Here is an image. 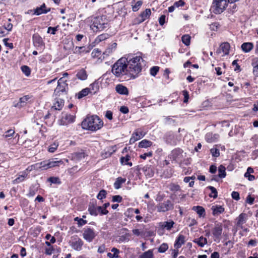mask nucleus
<instances>
[{
  "mask_svg": "<svg viewBox=\"0 0 258 258\" xmlns=\"http://www.w3.org/2000/svg\"><path fill=\"white\" fill-rule=\"evenodd\" d=\"M127 62V68L129 71L128 75L132 80L138 77L142 70L141 62L143 59L140 55H128L126 57Z\"/></svg>",
  "mask_w": 258,
  "mask_h": 258,
  "instance_id": "1",
  "label": "nucleus"
},
{
  "mask_svg": "<svg viewBox=\"0 0 258 258\" xmlns=\"http://www.w3.org/2000/svg\"><path fill=\"white\" fill-rule=\"evenodd\" d=\"M126 57L119 59L112 67V73L117 78L125 80H132L129 76Z\"/></svg>",
  "mask_w": 258,
  "mask_h": 258,
  "instance_id": "2",
  "label": "nucleus"
},
{
  "mask_svg": "<svg viewBox=\"0 0 258 258\" xmlns=\"http://www.w3.org/2000/svg\"><path fill=\"white\" fill-rule=\"evenodd\" d=\"M103 124V121L97 115H92L86 117L82 122L84 129L96 131L101 128Z\"/></svg>",
  "mask_w": 258,
  "mask_h": 258,
  "instance_id": "3",
  "label": "nucleus"
},
{
  "mask_svg": "<svg viewBox=\"0 0 258 258\" xmlns=\"http://www.w3.org/2000/svg\"><path fill=\"white\" fill-rule=\"evenodd\" d=\"M108 26V20L106 16H98L91 19L90 28L94 32L103 31Z\"/></svg>",
  "mask_w": 258,
  "mask_h": 258,
  "instance_id": "4",
  "label": "nucleus"
},
{
  "mask_svg": "<svg viewBox=\"0 0 258 258\" xmlns=\"http://www.w3.org/2000/svg\"><path fill=\"white\" fill-rule=\"evenodd\" d=\"M63 164V161L61 160H47L41 161L40 162L36 163L34 164L29 166L27 170L31 171L32 170H47L49 168L59 166L60 165Z\"/></svg>",
  "mask_w": 258,
  "mask_h": 258,
  "instance_id": "5",
  "label": "nucleus"
},
{
  "mask_svg": "<svg viewBox=\"0 0 258 258\" xmlns=\"http://www.w3.org/2000/svg\"><path fill=\"white\" fill-rule=\"evenodd\" d=\"M239 0H213L210 10L215 14L222 13L226 8L228 3L232 4Z\"/></svg>",
  "mask_w": 258,
  "mask_h": 258,
  "instance_id": "6",
  "label": "nucleus"
},
{
  "mask_svg": "<svg viewBox=\"0 0 258 258\" xmlns=\"http://www.w3.org/2000/svg\"><path fill=\"white\" fill-rule=\"evenodd\" d=\"M173 207V204L169 200L165 201L163 202L159 203L156 206L157 212L163 213L172 210Z\"/></svg>",
  "mask_w": 258,
  "mask_h": 258,
  "instance_id": "7",
  "label": "nucleus"
},
{
  "mask_svg": "<svg viewBox=\"0 0 258 258\" xmlns=\"http://www.w3.org/2000/svg\"><path fill=\"white\" fill-rule=\"evenodd\" d=\"M75 115L63 112L61 117L59 120V123L61 125H67L70 123H73L75 121Z\"/></svg>",
  "mask_w": 258,
  "mask_h": 258,
  "instance_id": "8",
  "label": "nucleus"
},
{
  "mask_svg": "<svg viewBox=\"0 0 258 258\" xmlns=\"http://www.w3.org/2000/svg\"><path fill=\"white\" fill-rule=\"evenodd\" d=\"M96 236V234L93 229L90 227L84 228L83 237L87 242H92Z\"/></svg>",
  "mask_w": 258,
  "mask_h": 258,
  "instance_id": "9",
  "label": "nucleus"
},
{
  "mask_svg": "<svg viewBox=\"0 0 258 258\" xmlns=\"http://www.w3.org/2000/svg\"><path fill=\"white\" fill-rule=\"evenodd\" d=\"M222 231V224L220 223L216 224L215 227L212 230V234L214 238V241L218 242L220 241Z\"/></svg>",
  "mask_w": 258,
  "mask_h": 258,
  "instance_id": "10",
  "label": "nucleus"
},
{
  "mask_svg": "<svg viewBox=\"0 0 258 258\" xmlns=\"http://www.w3.org/2000/svg\"><path fill=\"white\" fill-rule=\"evenodd\" d=\"M32 41L34 46L37 49H42L44 47L45 43L42 37L38 33H35L32 36Z\"/></svg>",
  "mask_w": 258,
  "mask_h": 258,
  "instance_id": "11",
  "label": "nucleus"
},
{
  "mask_svg": "<svg viewBox=\"0 0 258 258\" xmlns=\"http://www.w3.org/2000/svg\"><path fill=\"white\" fill-rule=\"evenodd\" d=\"M146 135V133L144 132L141 128L136 130L132 134L130 140V144H133L137 141L143 138Z\"/></svg>",
  "mask_w": 258,
  "mask_h": 258,
  "instance_id": "12",
  "label": "nucleus"
},
{
  "mask_svg": "<svg viewBox=\"0 0 258 258\" xmlns=\"http://www.w3.org/2000/svg\"><path fill=\"white\" fill-rule=\"evenodd\" d=\"M83 244V240L77 235L73 237L72 241L70 242L71 246L77 251H80L82 249Z\"/></svg>",
  "mask_w": 258,
  "mask_h": 258,
  "instance_id": "13",
  "label": "nucleus"
},
{
  "mask_svg": "<svg viewBox=\"0 0 258 258\" xmlns=\"http://www.w3.org/2000/svg\"><path fill=\"white\" fill-rule=\"evenodd\" d=\"M67 89H68V84H57V86L54 91V96L60 97V96L66 95L67 92Z\"/></svg>",
  "mask_w": 258,
  "mask_h": 258,
  "instance_id": "14",
  "label": "nucleus"
},
{
  "mask_svg": "<svg viewBox=\"0 0 258 258\" xmlns=\"http://www.w3.org/2000/svg\"><path fill=\"white\" fill-rule=\"evenodd\" d=\"M175 222L172 220L160 222L158 224L159 229L162 230L170 231L174 227Z\"/></svg>",
  "mask_w": 258,
  "mask_h": 258,
  "instance_id": "15",
  "label": "nucleus"
},
{
  "mask_svg": "<svg viewBox=\"0 0 258 258\" xmlns=\"http://www.w3.org/2000/svg\"><path fill=\"white\" fill-rule=\"evenodd\" d=\"M167 187L171 191L173 192L170 196V198L173 200H176L177 199V195L175 194L176 192L182 191L180 186L178 184L174 183L169 184Z\"/></svg>",
  "mask_w": 258,
  "mask_h": 258,
  "instance_id": "16",
  "label": "nucleus"
},
{
  "mask_svg": "<svg viewBox=\"0 0 258 258\" xmlns=\"http://www.w3.org/2000/svg\"><path fill=\"white\" fill-rule=\"evenodd\" d=\"M248 219V216L246 213H241L236 219V226L240 229L243 228V224Z\"/></svg>",
  "mask_w": 258,
  "mask_h": 258,
  "instance_id": "17",
  "label": "nucleus"
},
{
  "mask_svg": "<svg viewBox=\"0 0 258 258\" xmlns=\"http://www.w3.org/2000/svg\"><path fill=\"white\" fill-rule=\"evenodd\" d=\"M151 13V12L150 9H146L145 11L142 13L138 18L135 19V24H139L143 22L144 21L149 18Z\"/></svg>",
  "mask_w": 258,
  "mask_h": 258,
  "instance_id": "18",
  "label": "nucleus"
},
{
  "mask_svg": "<svg viewBox=\"0 0 258 258\" xmlns=\"http://www.w3.org/2000/svg\"><path fill=\"white\" fill-rule=\"evenodd\" d=\"M31 96L29 95L24 96L19 99L18 102L15 103L14 106L15 107L21 108L25 106L29 102Z\"/></svg>",
  "mask_w": 258,
  "mask_h": 258,
  "instance_id": "19",
  "label": "nucleus"
},
{
  "mask_svg": "<svg viewBox=\"0 0 258 258\" xmlns=\"http://www.w3.org/2000/svg\"><path fill=\"white\" fill-rule=\"evenodd\" d=\"M64 106V100L62 98L55 96L53 105L52 109L54 110H60Z\"/></svg>",
  "mask_w": 258,
  "mask_h": 258,
  "instance_id": "20",
  "label": "nucleus"
},
{
  "mask_svg": "<svg viewBox=\"0 0 258 258\" xmlns=\"http://www.w3.org/2000/svg\"><path fill=\"white\" fill-rule=\"evenodd\" d=\"M230 49V45L227 42L222 43L219 48L217 50V53H223L224 55H227L229 54Z\"/></svg>",
  "mask_w": 258,
  "mask_h": 258,
  "instance_id": "21",
  "label": "nucleus"
},
{
  "mask_svg": "<svg viewBox=\"0 0 258 258\" xmlns=\"http://www.w3.org/2000/svg\"><path fill=\"white\" fill-rule=\"evenodd\" d=\"M166 142L171 145H176L177 144V136L173 133H169L166 136Z\"/></svg>",
  "mask_w": 258,
  "mask_h": 258,
  "instance_id": "22",
  "label": "nucleus"
},
{
  "mask_svg": "<svg viewBox=\"0 0 258 258\" xmlns=\"http://www.w3.org/2000/svg\"><path fill=\"white\" fill-rule=\"evenodd\" d=\"M182 153V150L177 148L173 150L169 155L168 157L172 161H176L179 158Z\"/></svg>",
  "mask_w": 258,
  "mask_h": 258,
  "instance_id": "23",
  "label": "nucleus"
},
{
  "mask_svg": "<svg viewBox=\"0 0 258 258\" xmlns=\"http://www.w3.org/2000/svg\"><path fill=\"white\" fill-rule=\"evenodd\" d=\"M142 171L148 177H153L154 174V168L151 165H146L142 168Z\"/></svg>",
  "mask_w": 258,
  "mask_h": 258,
  "instance_id": "24",
  "label": "nucleus"
},
{
  "mask_svg": "<svg viewBox=\"0 0 258 258\" xmlns=\"http://www.w3.org/2000/svg\"><path fill=\"white\" fill-rule=\"evenodd\" d=\"M115 90L117 93L120 95H127L129 93L127 87L122 84L116 85Z\"/></svg>",
  "mask_w": 258,
  "mask_h": 258,
  "instance_id": "25",
  "label": "nucleus"
},
{
  "mask_svg": "<svg viewBox=\"0 0 258 258\" xmlns=\"http://www.w3.org/2000/svg\"><path fill=\"white\" fill-rule=\"evenodd\" d=\"M101 82L99 80H95L93 83H92L89 89H90V93L93 94L96 93L99 90L100 85Z\"/></svg>",
  "mask_w": 258,
  "mask_h": 258,
  "instance_id": "26",
  "label": "nucleus"
},
{
  "mask_svg": "<svg viewBox=\"0 0 258 258\" xmlns=\"http://www.w3.org/2000/svg\"><path fill=\"white\" fill-rule=\"evenodd\" d=\"M185 243V236L183 235L179 234L176 238L174 246L175 248L178 249L180 248L183 244Z\"/></svg>",
  "mask_w": 258,
  "mask_h": 258,
  "instance_id": "27",
  "label": "nucleus"
},
{
  "mask_svg": "<svg viewBox=\"0 0 258 258\" xmlns=\"http://www.w3.org/2000/svg\"><path fill=\"white\" fill-rule=\"evenodd\" d=\"M212 214L214 216H218L224 212V208L220 205H214L212 207Z\"/></svg>",
  "mask_w": 258,
  "mask_h": 258,
  "instance_id": "28",
  "label": "nucleus"
},
{
  "mask_svg": "<svg viewBox=\"0 0 258 258\" xmlns=\"http://www.w3.org/2000/svg\"><path fill=\"white\" fill-rule=\"evenodd\" d=\"M85 157V154L83 152H75L71 155L72 160L75 161V162H78L81 159L84 158Z\"/></svg>",
  "mask_w": 258,
  "mask_h": 258,
  "instance_id": "29",
  "label": "nucleus"
},
{
  "mask_svg": "<svg viewBox=\"0 0 258 258\" xmlns=\"http://www.w3.org/2000/svg\"><path fill=\"white\" fill-rule=\"evenodd\" d=\"M76 77L78 79L84 81L87 79L88 75L86 70L84 69H82L77 71Z\"/></svg>",
  "mask_w": 258,
  "mask_h": 258,
  "instance_id": "30",
  "label": "nucleus"
},
{
  "mask_svg": "<svg viewBox=\"0 0 258 258\" xmlns=\"http://www.w3.org/2000/svg\"><path fill=\"white\" fill-rule=\"evenodd\" d=\"M193 242L198 245L201 247H203L207 243V239L201 236L199 238H195Z\"/></svg>",
  "mask_w": 258,
  "mask_h": 258,
  "instance_id": "31",
  "label": "nucleus"
},
{
  "mask_svg": "<svg viewBox=\"0 0 258 258\" xmlns=\"http://www.w3.org/2000/svg\"><path fill=\"white\" fill-rule=\"evenodd\" d=\"M241 49L245 53L249 52L253 48V44L251 42H244L241 46Z\"/></svg>",
  "mask_w": 258,
  "mask_h": 258,
  "instance_id": "32",
  "label": "nucleus"
},
{
  "mask_svg": "<svg viewBox=\"0 0 258 258\" xmlns=\"http://www.w3.org/2000/svg\"><path fill=\"white\" fill-rule=\"evenodd\" d=\"M15 138L18 137L19 138V134H17L15 135V130H13V129H10V130H9L7 131H6L5 132V133L4 134V135H3V137L5 139H10L13 137H14V136H15Z\"/></svg>",
  "mask_w": 258,
  "mask_h": 258,
  "instance_id": "33",
  "label": "nucleus"
},
{
  "mask_svg": "<svg viewBox=\"0 0 258 258\" xmlns=\"http://www.w3.org/2000/svg\"><path fill=\"white\" fill-rule=\"evenodd\" d=\"M50 10V9L46 10L45 5L43 4L40 7L37 8L35 10L34 14L36 15H40L42 14H46L49 12Z\"/></svg>",
  "mask_w": 258,
  "mask_h": 258,
  "instance_id": "34",
  "label": "nucleus"
},
{
  "mask_svg": "<svg viewBox=\"0 0 258 258\" xmlns=\"http://www.w3.org/2000/svg\"><path fill=\"white\" fill-rule=\"evenodd\" d=\"M88 211L92 216H96L98 215L97 206L94 204L90 203L89 205Z\"/></svg>",
  "mask_w": 258,
  "mask_h": 258,
  "instance_id": "35",
  "label": "nucleus"
},
{
  "mask_svg": "<svg viewBox=\"0 0 258 258\" xmlns=\"http://www.w3.org/2000/svg\"><path fill=\"white\" fill-rule=\"evenodd\" d=\"M126 179L124 178H122L121 177L117 178L113 184L114 188L118 189L121 188L122 184L124 183Z\"/></svg>",
  "mask_w": 258,
  "mask_h": 258,
  "instance_id": "36",
  "label": "nucleus"
},
{
  "mask_svg": "<svg viewBox=\"0 0 258 258\" xmlns=\"http://www.w3.org/2000/svg\"><path fill=\"white\" fill-rule=\"evenodd\" d=\"M192 210L197 213L200 217H204L205 216V210L203 207L200 206H194L192 208Z\"/></svg>",
  "mask_w": 258,
  "mask_h": 258,
  "instance_id": "37",
  "label": "nucleus"
},
{
  "mask_svg": "<svg viewBox=\"0 0 258 258\" xmlns=\"http://www.w3.org/2000/svg\"><path fill=\"white\" fill-rule=\"evenodd\" d=\"M153 144V143L148 140L144 139L141 141L139 143V147L142 148H147L151 147Z\"/></svg>",
  "mask_w": 258,
  "mask_h": 258,
  "instance_id": "38",
  "label": "nucleus"
},
{
  "mask_svg": "<svg viewBox=\"0 0 258 258\" xmlns=\"http://www.w3.org/2000/svg\"><path fill=\"white\" fill-rule=\"evenodd\" d=\"M153 249H149L147 251L143 252L139 258H154L153 253Z\"/></svg>",
  "mask_w": 258,
  "mask_h": 258,
  "instance_id": "39",
  "label": "nucleus"
},
{
  "mask_svg": "<svg viewBox=\"0 0 258 258\" xmlns=\"http://www.w3.org/2000/svg\"><path fill=\"white\" fill-rule=\"evenodd\" d=\"M131 157L127 155L125 157H121L120 159V161L122 165H127L129 166H132V163L129 162L128 161L130 160Z\"/></svg>",
  "mask_w": 258,
  "mask_h": 258,
  "instance_id": "40",
  "label": "nucleus"
},
{
  "mask_svg": "<svg viewBox=\"0 0 258 258\" xmlns=\"http://www.w3.org/2000/svg\"><path fill=\"white\" fill-rule=\"evenodd\" d=\"M89 93H90V89L88 88L83 89L78 93V98L81 99L87 96Z\"/></svg>",
  "mask_w": 258,
  "mask_h": 258,
  "instance_id": "41",
  "label": "nucleus"
},
{
  "mask_svg": "<svg viewBox=\"0 0 258 258\" xmlns=\"http://www.w3.org/2000/svg\"><path fill=\"white\" fill-rule=\"evenodd\" d=\"M38 186L37 185H33L30 186L27 196L29 197H33L37 192Z\"/></svg>",
  "mask_w": 258,
  "mask_h": 258,
  "instance_id": "42",
  "label": "nucleus"
},
{
  "mask_svg": "<svg viewBox=\"0 0 258 258\" xmlns=\"http://www.w3.org/2000/svg\"><path fill=\"white\" fill-rule=\"evenodd\" d=\"M225 167L223 165H220L218 167V174L220 178H223L226 176Z\"/></svg>",
  "mask_w": 258,
  "mask_h": 258,
  "instance_id": "43",
  "label": "nucleus"
},
{
  "mask_svg": "<svg viewBox=\"0 0 258 258\" xmlns=\"http://www.w3.org/2000/svg\"><path fill=\"white\" fill-rule=\"evenodd\" d=\"M207 188L210 189L211 191V193L209 194L210 197H212L214 199H216L218 197V192L216 188L212 186H209L207 187Z\"/></svg>",
  "mask_w": 258,
  "mask_h": 258,
  "instance_id": "44",
  "label": "nucleus"
},
{
  "mask_svg": "<svg viewBox=\"0 0 258 258\" xmlns=\"http://www.w3.org/2000/svg\"><path fill=\"white\" fill-rule=\"evenodd\" d=\"M181 40L183 44L188 46L190 44V36L189 35H184L182 36Z\"/></svg>",
  "mask_w": 258,
  "mask_h": 258,
  "instance_id": "45",
  "label": "nucleus"
},
{
  "mask_svg": "<svg viewBox=\"0 0 258 258\" xmlns=\"http://www.w3.org/2000/svg\"><path fill=\"white\" fill-rule=\"evenodd\" d=\"M168 248V245L166 243H163L158 248V251L159 253L165 252Z\"/></svg>",
  "mask_w": 258,
  "mask_h": 258,
  "instance_id": "46",
  "label": "nucleus"
},
{
  "mask_svg": "<svg viewBox=\"0 0 258 258\" xmlns=\"http://www.w3.org/2000/svg\"><path fill=\"white\" fill-rule=\"evenodd\" d=\"M108 37V35L107 34H102L100 35H99L96 39H95V42L96 43H99L103 40H105Z\"/></svg>",
  "mask_w": 258,
  "mask_h": 258,
  "instance_id": "47",
  "label": "nucleus"
},
{
  "mask_svg": "<svg viewBox=\"0 0 258 258\" xmlns=\"http://www.w3.org/2000/svg\"><path fill=\"white\" fill-rule=\"evenodd\" d=\"M47 180L51 183L57 184H60L61 183V181L60 179L57 177H50L48 178Z\"/></svg>",
  "mask_w": 258,
  "mask_h": 258,
  "instance_id": "48",
  "label": "nucleus"
},
{
  "mask_svg": "<svg viewBox=\"0 0 258 258\" xmlns=\"http://www.w3.org/2000/svg\"><path fill=\"white\" fill-rule=\"evenodd\" d=\"M22 72L27 77L29 76L31 74V70L30 68L27 66H22L21 67Z\"/></svg>",
  "mask_w": 258,
  "mask_h": 258,
  "instance_id": "49",
  "label": "nucleus"
},
{
  "mask_svg": "<svg viewBox=\"0 0 258 258\" xmlns=\"http://www.w3.org/2000/svg\"><path fill=\"white\" fill-rule=\"evenodd\" d=\"M143 4V2L142 1H138L134 5L132 6V10L134 12L138 11Z\"/></svg>",
  "mask_w": 258,
  "mask_h": 258,
  "instance_id": "50",
  "label": "nucleus"
},
{
  "mask_svg": "<svg viewBox=\"0 0 258 258\" xmlns=\"http://www.w3.org/2000/svg\"><path fill=\"white\" fill-rule=\"evenodd\" d=\"M75 221L78 222V225L79 227L82 226L87 223V221L84 220L83 218H80L78 217L74 219Z\"/></svg>",
  "mask_w": 258,
  "mask_h": 258,
  "instance_id": "51",
  "label": "nucleus"
},
{
  "mask_svg": "<svg viewBox=\"0 0 258 258\" xmlns=\"http://www.w3.org/2000/svg\"><path fill=\"white\" fill-rule=\"evenodd\" d=\"M107 192L104 189L101 190L97 196V198L98 200H102L106 198Z\"/></svg>",
  "mask_w": 258,
  "mask_h": 258,
  "instance_id": "52",
  "label": "nucleus"
},
{
  "mask_svg": "<svg viewBox=\"0 0 258 258\" xmlns=\"http://www.w3.org/2000/svg\"><path fill=\"white\" fill-rule=\"evenodd\" d=\"M159 70V67L157 66H154L152 67L150 70V73L151 76H155Z\"/></svg>",
  "mask_w": 258,
  "mask_h": 258,
  "instance_id": "53",
  "label": "nucleus"
},
{
  "mask_svg": "<svg viewBox=\"0 0 258 258\" xmlns=\"http://www.w3.org/2000/svg\"><path fill=\"white\" fill-rule=\"evenodd\" d=\"M97 212L98 214L99 213L100 215H106L108 211L106 209H104L102 206H97Z\"/></svg>",
  "mask_w": 258,
  "mask_h": 258,
  "instance_id": "54",
  "label": "nucleus"
},
{
  "mask_svg": "<svg viewBox=\"0 0 258 258\" xmlns=\"http://www.w3.org/2000/svg\"><path fill=\"white\" fill-rule=\"evenodd\" d=\"M190 177L189 176H186L183 179V181L185 183H189V186L191 187H193L195 184L194 181H190L191 180Z\"/></svg>",
  "mask_w": 258,
  "mask_h": 258,
  "instance_id": "55",
  "label": "nucleus"
},
{
  "mask_svg": "<svg viewBox=\"0 0 258 258\" xmlns=\"http://www.w3.org/2000/svg\"><path fill=\"white\" fill-rule=\"evenodd\" d=\"M220 25L218 22H214L210 25V29L212 31H217L219 28Z\"/></svg>",
  "mask_w": 258,
  "mask_h": 258,
  "instance_id": "56",
  "label": "nucleus"
},
{
  "mask_svg": "<svg viewBox=\"0 0 258 258\" xmlns=\"http://www.w3.org/2000/svg\"><path fill=\"white\" fill-rule=\"evenodd\" d=\"M5 29H6L8 32L11 31L13 28V25L10 22H8L4 23V25L2 26Z\"/></svg>",
  "mask_w": 258,
  "mask_h": 258,
  "instance_id": "57",
  "label": "nucleus"
},
{
  "mask_svg": "<svg viewBox=\"0 0 258 258\" xmlns=\"http://www.w3.org/2000/svg\"><path fill=\"white\" fill-rule=\"evenodd\" d=\"M58 26L54 27H49L47 29V32L51 34L54 35L56 33V31L58 30Z\"/></svg>",
  "mask_w": 258,
  "mask_h": 258,
  "instance_id": "58",
  "label": "nucleus"
},
{
  "mask_svg": "<svg viewBox=\"0 0 258 258\" xmlns=\"http://www.w3.org/2000/svg\"><path fill=\"white\" fill-rule=\"evenodd\" d=\"M210 152L212 156L215 157H218L220 155V152L217 148H212L210 150Z\"/></svg>",
  "mask_w": 258,
  "mask_h": 258,
  "instance_id": "59",
  "label": "nucleus"
},
{
  "mask_svg": "<svg viewBox=\"0 0 258 258\" xmlns=\"http://www.w3.org/2000/svg\"><path fill=\"white\" fill-rule=\"evenodd\" d=\"M122 201V198L119 195L113 196L112 198V202L121 203Z\"/></svg>",
  "mask_w": 258,
  "mask_h": 258,
  "instance_id": "60",
  "label": "nucleus"
},
{
  "mask_svg": "<svg viewBox=\"0 0 258 258\" xmlns=\"http://www.w3.org/2000/svg\"><path fill=\"white\" fill-rule=\"evenodd\" d=\"M182 95L184 96V100L183 102L184 103H187L189 99V94L187 90H184L182 91Z\"/></svg>",
  "mask_w": 258,
  "mask_h": 258,
  "instance_id": "61",
  "label": "nucleus"
},
{
  "mask_svg": "<svg viewBox=\"0 0 258 258\" xmlns=\"http://www.w3.org/2000/svg\"><path fill=\"white\" fill-rule=\"evenodd\" d=\"M101 54V51H100L98 49H94L91 55L93 57H98Z\"/></svg>",
  "mask_w": 258,
  "mask_h": 258,
  "instance_id": "62",
  "label": "nucleus"
},
{
  "mask_svg": "<svg viewBox=\"0 0 258 258\" xmlns=\"http://www.w3.org/2000/svg\"><path fill=\"white\" fill-rule=\"evenodd\" d=\"M85 50V47L84 46H76L74 50V53H81L84 52Z\"/></svg>",
  "mask_w": 258,
  "mask_h": 258,
  "instance_id": "63",
  "label": "nucleus"
},
{
  "mask_svg": "<svg viewBox=\"0 0 258 258\" xmlns=\"http://www.w3.org/2000/svg\"><path fill=\"white\" fill-rule=\"evenodd\" d=\"M58 144L56 143H54L49 146L48 148V151L50 153H53L56 150Z\"/></svg>",
  "mask_w": 258,
  "mask_h": 258,
  "instance_id": "64",
  "label": "nucleus"
}]
</instances>
